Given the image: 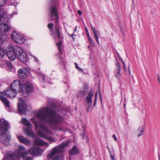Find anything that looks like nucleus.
Returning <instances> with one entry per match:
<instances>
[{
  "mask_svg": "<svg viewBox=\"0 0 160 160\" xmlns=\"http://www.w3.org/2000/svg\"><path fill=\"white\" fill-rule=\"evenodd\" d=\"M59 110L58 107L54 103H52L50 107L41 109L36 114L37 117L40 120H36L35 118H32L31 120L35 125L36 129L38 128L40 130L38 132V136L44 138L52 142H56L53 138L50 136H46L41 131L44 132L52 134V132L46 126L44 121L50 124L51 128L54 130L63 131V128L59 126L60 123L62 122L63 118L58 112Z\"/></svg>",
  "mask_w": 160,
  "mask_h": 160,
  "instance_id": "f257e3e1",
  "label": "nucleus"
},
{
  "mask_svg": "<svg viewBox=\"0 0 160 160\" xmlns=\"http://www.w3.org/2000/svg\"><path fill=\"white\" fill-rule=\"evenodd\" d=\"M6 54L11 61H13L17 57L23 62H25L28 61L27 55L22 48L18 47L14 48L11 47V49L6 52Z\"/></svg>",
  "mask_w": 160,
  "mask_h": 160,
  "instance_id": "f03ea898",
  "label": "nucleus"
},
{
  "mask_svg": "<svg viewBox=\"0 0 160 160\" xmlns=\"http://www.w3.org/2000/svg\"><path fill=\"white\" fill-rule=\"evenodd\" d=\"M0 141L7 146L9 144L11 139L9 133H6L10 128V125L8 121L5 119H0Z\"/></svg>",
  "mask_w": 160,
  "mask_h": 160,
  "instance_id": "7ed1b4c3",
  "label": "nucleus"
},
{
  "mask_svg": "<svg viewBox=\"0 0 160 160\" xmlns=\"http://www.w3.org/2000/svg\"><path fill=\"white\" fill-rule=\"evenodd\" d=\"M28 154V153L26 151L25 147L20 146L16 152L7 153L2 160H20V158L27 155Z\"/></svg>",
  "mask_w": 160,
  "mask_h": 160,
  "instance_id": "20e7f679",
  "label": "nucleus"
},
{
  "mask_svg": "<svg viewBox=\"0 0 160 160\" xmlns=\"http://www.w3.org/2000/svg\"><path fill=\"white\" fill-rule=\"evenodd\" d=\"M0 21L3 22L0 23V33L7 32L9 29V26L5 23L9 21L8 14L0 8Z\"/></svg>",
  "mask_w": 160,
  "mask_h": 160,
  "instance_id": "39448f33",
  "label": "nucleus"
},
{
  "mask_svg": "<svg viewBox=\"0 0 160 160\" xmlns=\"http://www.w3.org/2000/svg\"><path fill=\"white\" fill-rule=\"evenodd\" d=\"M59 4V2L58 0H51V5L50 8L49 10L50 11L52 17H54L56 23L58 22L59 16L57 11V8Z\"/></svg>",
  "mask_w": 160,
  "mask_h": 160,
  "instance_id": "423d86ee",
  "label": "nucleus"
},
{
  "mask_svg": "<svg viewBox=\"0 0 160 160\" xmlns=\"http://www.w3.org/2000/svg\"><path fill=\"white\" fill-rule=\"evenodd\" d=\"M69 144V142H62L58 146L55 147L52 151V152L48 154V158L49 159H51L56 154L63 152V148L68 146Z\"/></svg>",
  "mask_w": 160,
  "mask_h": 160,
  "instance_id": "0eeeda50",
  "label": "nucleus"
},
{
  "mask_svg": "<svg viewBox=\"0 0 160 160\" xmlns=\"http://www.w3.org/2000/svg\"><path fill=\"white\" fill-rule=\"evenodd\" d=\"M11 36L12 39L15 42L18 44H21L24 42L25 39L23 35L15 31L12 32Z\"/></svg>",
  "mask_w": 160,
  "mask_h": 160,
  "instance_id": "6e6552de",
  "label": "nucleus"
},
{
  "mask_svg": "<svg viewBox=\"0 0 160 160\" xmlns=\"http://www.w3.org/2000/svg\"><path fill=\"white\" fill-rule=\"evenodd\" d=\"M27 106L26 102L20 98L18 99V113L20 114L24 113L26 111Z\"/></svg>",
  "mask_w": 160,
  "mask_h": 160,
  "instance_id": "1a4fd4ad",
  "label": "nucleus"
},
{
  "mask_svg": "<svg viewBox=\"0 0 160 160\" xmlns=\"http://www.w3.org/2000/svg\"><path fill=\"white\" fill-rule=\"evenodd\" d=\"M23 84L22 82L18 80H15L13 82L11 83L10 87L16 92L18 91L21 92L23 90L22 86Z\"/></svg>",
  "mask_w": 160,
  "mask_h": 160,
  "instance_id": "9d476101",
  "label": "nucleus"
},
{
  "mask_svg": "<svg viewBox=\"0 0 160 160\" xmlns=\"http://www.w3.org/2000/svg\"><path fill=\"white\" fill-rule=\"evenodd\" d=\"M53 26L54 24L52 23H49L48 26L50 31L52 32L54 34H56L57 35V38L58 39L59 41L60 39H61V37L59 28L58 25H55L54 31H52V29Z\"/></svg>",
  "mask_w": 160,
  "mask_h": 160,
  "instance_id": "9b49d317",
  "label": "nucleus"
},
{
  "mask_svg": "<svg viewBox=\"0 0 160 160\" xmlns=\"http://www.w3.org/2000/svg\"><path fill=\"white\" fill-rule=\"evenodd\" d=\"M23 90L21 92L22 93L26 92L28 93L32 92L33 90V87L32 84L29 82H27L23 84L22 86Z\"/></svg>",
  "mask_w": 160,
  "mask_h": 160,
  "instance_id": "f8f14e48",
  "label": "nucleus"
},
{
  "mask_svg": "<svg viewBox=\"0 0 160 160\" xmlns=\"http://www.w3.org/2000/svg\"><path fill=\"white\" fill-rule=\"evenodd\" d=\"M29 74L28 70L26 68H22L18 70V75L21 79H25L27 78Z\"/></svg>",
  "mask_w": 160,
  "mask_h": 160,
  "instance_id": "ddd939ff",
  "label": "nucleus"
},
{
  "mask_svg": "<svg viewBox=\"0 0 160 160\" xmlns=\"http://www.w3.org/2000/svg\"><path fill=\"white\" fill-rule=\"evenodd\" d=\"M5 95L6 96V98L8 97L10 98H12L16 96L17 92L12 88H9L6 90L4 91Z\"/></svg>",
  "mask_w": 160,
  "mask_h": 160,
  "instance_id": "4468645a",
  "label": "nucleus"
},
{
  "mask_svg": "<svg viewBox=\"0 0 160 160\" xmlns=\"http://www.w3.org/2000/svg\"><path fill=\"white\" fill-rule=\"evenodd\" d=\"M93 96V94L92 91V90H91L88 92V95L86 98V102L88 104L89 106V107L87 109V111L88 112L89 111L90 107L92 105V98Z\"/></svg>",
  "mask_w": 160,
  "mask_h": 160,
  "instance_id": "2eb2a0df",
  "label": "nucleus"
},
{
  "mask_svg": "<svg viewBox=\"0 0 160 160\" xmlns=\"http://www.w3.org/2000/svg\"><path fill=\"white\" fill-rule=\"evenodd\" d=\"M0 99L7 108H9L10 107V103L6 98V96L5 95L4 92H0Z\"/></svg>",
  "mask_w": 160,
  "mask_h": 160,
  "instance_id": "dca6fc26",
  "label": "nucleus"
},
{
  "mask_svg": "<svg viewBox=\"0 0 160 160\" xmlns=\"http://www.w3.org/2000/svg\"><path fill=\"white\" fill-rule=\"evenodd\" d=\"M42 152V150L38 147L32 148L29 150L30 153L36 156L40 155Z\"/></svg>",
  "mask_w": 160,
  "mask_h": 160,
  "instance_id": "f3484780",
  "label": "nucleus"
},
{
  "mask_svg": "<svg viewBox=\"0 0 160 160\" xmlns=\"http://www.w3.org/2000/svg\"><path fill=\"white\" fill-rule=\"evenodd\" d=\"M17 138L21 143H23L28 146L30 145V141L24 138L23 136H18Z\"/></svg>",
  "mask_w": 160,
  "mask_h": 160,
  "instance_id": "a211bd4d",
  "label": "nucleus"
},
{
  "mask_svg": "<svg viewBox=\"0 0 160 160\" xmlns=\"http://www.w3.org/2000/svg\"><path fill=\"white\" fill-rule=\"evenodd\" d=\"M116 65L117 67V72L115 74V76L117 78L119 79L121 77V67L119 63L118 62H116Z\"/></svg>",
  "mask_w": 160,
  "mask_h": 160,
  "instance_id": "6ab92c4d",
  "label": "nucleus"
},
{
  "mask_svg": "<svg viewBox=\"0 0 160 160\" xmlns=\"http://www.w3.org/2000/svg\"><path fill=\"white\" fill-rule=\"evenodd\" d=\"M88 91V89L86 88H84L80 91L78 92V97L80 98H82L87 93Z\"/></svg>",
  "mask_w": 160,
  "mask_h": 160,
  "instance_id": "aec40b11",
  "label": "nucleus"
},
{
  "mask_svg": "<svg viewBox=\"0 0 160 160\" xmlns=\"http://www.w3.org/2000/svg\"><path fill=\"white\" fill-rule=\"evenodd\" d=\"M35 142L37 145L38 146L42 145H47L48 146V143L44 142L43 140L39 138L36 139L35 141Z\"/></svg>",
  "mask_w": 160,
  "mask_h": 160,
  "instance_id": "412c9836",
  "label": "nucleus"
},
{
  "mask_svg": "<svg viewBox=\"0 0 160 160\" xmlns=\"http://www.w3.org/2000/svg\"><path fill=\"white\" fill-rule=\"evenodd\" d=\"M22 121L23 124L27 127H28L30 129L32 128V126L31 123L25 118H22Z\"/></svg>",
  "mask_w": 160,
  "mask_h": 160,
  "instance_id": "4be33fe9",
  "label": "nucleus"
},
{
  "mask_svg": "<svg viewBox=\"0 0 160 160\" xmlns=\"http://www.w3.org/2000/svg\"><path fill=\"white\" fill-rule=\"evenodd\" d=\"M78 152V150L76 146H74L69 151V153L71 155H75Z\"/></svg>",
  "mask_w": 160,
  "mask_h": 160,
  "instance_id": "5701e85b",
  "label": "nucleus"
},
{
  "mask_svg": "<svg viewBox=\"0 0 160 160\" xmlns=\"http://www.w3.org/2000/svg\"><path fill=\"white\" fill-rule=\"evenodd\" d=\"M7 36L2 33H0V45H2L3 42L6 40Z\"/></svg>",
  "mask_w": 160,
  "mask_h": 160,
  "instance_id": "b1692460",
  "label": "nucleus"
},
{
  "mask_svg": "<svg viewBox=\"0 0 160 160\" xmlns=\"http://www.w3.org/2000/svg\"><path fill=\"white\" fill-rule=\"evenodd\" d=\"M144 132V128L143 126H141L138 128V132L139 133L138 135V137H139L140 136L142 135Z\"/></svg>",
  "mask_w": 160,
  "mask_h": 160,
  "instance_id": "393cba45",
  "label": "nucleus"
},
{
  "mask_svg": "<svg viewBox=\"0 0 160 160\" xmlns=\"http://www.w3.org/2000/svg\"><path fill=\"white\" fill-rule=\"evenodd\" d=\"M52 160H64L63 156L61 154L56 156Z\"/></svg>",
  "mask_w": 160,
  "mask_h": 160,
  "instance_id": "a878e982",
  "label": "nucleus"
},
{
  "mask_svg": "<svg viewBox=\"0 0 160 160\" xmlns=\"http://www.w3.org/2000/svg\"><path fill=\"white\" fill-rule=\"evenodd\" d=\"M25 133L28 136L33 137L34 136V134L32 132L28 129H26L25 131Z\"/></svg>",
  "mask_w": 160,
  "mask_h": 160,
  "instance_id": "bb28decb",
  "label": "nucleus"
},
{
  "mask_svg": "<svg viewBox=\"0 0 160 160\" xmlns=\"http://www.w3.org/2000/svg\"><path fill=\"white\" fill-rule=\"evenodd\" d=\"M6 51L5 50L0 47V57L2 58L5 55Z\"/></svg>",
  "mask_w": 160,
  "mask_h": 160,
  "instance_id": "cd10ccee",
  "label": "nucleus"
},
{
  "mask_svg": "<svg viewBox=\"0 0 160 160\" xmlns=\"http://www.w3.org/2000/svg\"><path fill=\"white\" fill-rule=\"evenodd\" d=\"M110 158L111 160H116L115 157L114 151L113 150H112V152H110Z\"/></svg>",
  "mask_w": 160,
  "mask_h": 160,
  "instance_id": "c85d7f7f",
  "label": "nucleus"
},
{
  "mask_svg": "<svg viewBox=\"0 0 160 160\" xmlns=\"http://www.w3.org/2000/svg\"><path fill=\"white\" fill-rule=\"evenodd\" d=\"M94 37L96 39L97 42L99 44V42L98 41V39L99 37L100 36V33H95L94 34Z\"/></svg>",
  "mask_w": 160,
  "mask_h": 160,
  "instance_id": "c756f323",
  "label": "nucleus"
},
{
  "mask_svg": "<svg viewBox=\"0 0 160 160\" xmlns=\"http://www.w3.org/2000/svg\"><path fill=\"white\" fill-rule=\"evenodd\" d=\"M7 0H0V7L4 6L7 2Z\"/></svg>",
  "mask_w": 160,
  "mask_h": 160,
  "instance_id": "7c9ffc66",
  "label": "nucleus"
},
{
  "mask_svg": "<svg viewBox=\"0 0 160 160\" xmlns=\"http://www.w3.org/2000/svg\"><path fill=\"white\" fill-rule=\"evenodd\" d=\"M62 41L61 40L60 41H59V42L56 43V44H57V46L58 47V48L59 50V51L61 53L62 52H61V50L60 48V47L62 45Z\"/></svg>",
  "mask_w": 160,
  "mask_h": 160,
  "instance_id": "2f4dec72",
  "label": "nucleus"
},
{
  "mask_svg": "<svg viewBox=\"0 0 160 160\" xmlns=\"http://www.w3.org/2000/svg\"><path fill=\"white\" fill-rule=\"evenodd\" d=\"M22 158V160H31L32 158L31 157L28 156V154L27 155H25L24 157H21Z\"/></svg>",
  "mask_w": 160,
  "mask_h": 160,
  "instance_id": "473e14b6",
  "label": "nucleus"
},
{
  "mask_svg": "<svg viewBox=\"0 0 160 160\" xmlns=\"http://www.w3.org/2000/svg\"><path fill=\"white\" fill-rule=\"evenodd\" d=\"M37 74L39 75V76H41L42 77L43 80L44 81H45V75L43 74L41 72H37Z\"/></svg>",
  "mask_w": 160,
  "mask_h": 160,
  "instance_id": "72a5a7b5",
  "label": "nucleus"
},
{
  "mask_svg": "<svg viewBox=\"0 0 160 160\" xmlns=\"http://www.w3.org/2000/svg\"><path fill=\"white\" fill-rule=\"evenodd\" d=\"M60 59H61V61L62 62L61 64H63L64 65L63 67H64V69H65V67L64 66L65 65V64L66 63V62H65L64 61V59L63 58H60Z\"/></svg>",
  "mask_w": 160,
  "mask_h": 160,
  "instance_id": "f704fd0d",
  "label": "nucleus"
},
{
  "mask_svg": "<svg viewBox=\"0 0 160 160\" xmlns=\"http://www.w3.org/2000/svg\"><path fill=\"white\" fill-rule=\"evenodd\" d=\"M7 65L8 67L10 68H12L13 66L12 64L9 62H7Z\"/></svg>",
  "mask_w": 160,
  "mask_h": 160,
  "instance_id": "c9c22d12",
  "label": "nucleus"
},
{
  "mask_svg": "<svg viewBox=\"0 0 160 160\" xmlns=\"http://www.w3.org/2000/svg\"><path fill=\"white\" fill-rule=\"evenodd\" d=\"M86 138V142H89V140L88 137L86 136H83V138L84 139L85 138Z\"/></svg>",
  "mask_w": 160,
  "mask_h": 160,
  "instance_id": "e433bc0d",
  "label": "nucleus"
},
{
  "mask_svg": "<svg viewBox=\"0 0 160 160\" xmlns=\"http://www.w3.org/2000/svg\"><path fill=\"white\" fill-rule=\"evenodd\" d=\"M93 31L94 34H95V33H100L99 32L97 31L95 29H93Z\"/></svg>",
  "mask_w": 160,
  "mask_h": 160,
  "instance_id": "4c0bfd02",
  "label": "nucleus"
},
{
  "mask_svg": "<svg viewBox=\"0 0 160 160\" xmlns=\"http://www.w3.org/2000/svg\"><path fill=\"white\" fill-rule=\"evenodd\" d=\"M93 31L94 34H95V33H100L99 32L97 31L95 29H93Z\"/></svg>",
  "mask_w": 160,
  "mask_h": 160,
  "instance_id": "58836bf2",
  "label": "nucleus"
},
{
  "mask_svg": "<svg viewBox=\"0 0 160 160\" xmlns=\"http://www.w3.org/2000/svg\"><path fill=\"white\" fill-rule=\"evenodd\" d=\"M74 36H76L75 35H74V34L73 33L72 34H71L70 36V37L72 38V39H73V41H74V39H75V38H74Z\"/></svg>",
  "mask_w": 160,
  "mask_h": 160,
  "instance_id": "ea45409f",
  "label": "nucleus"
},
{
  "mask_svg": "<svg viewBox=\"0 0 160 160\" xmlns=\"http://www.w3.org/2000/svg\"><path fill=\"white\" fill-rule=\"evenodd\" d=\"M99 94H100V99L101 101V104H102V97L100 92H99Z\"/></svg>",
  "mask_w": 160,
  "mask_h": 160,
  "instance_id": "a19ab883",
  "label": "nucleus"
},
{
  "mask_svg": "<svg viewBox=\"0 0 160 160\" xmlns=\"http://www.w3.org/2000/svg\"><path fill=\"white\" fill-rule=\"evenodd\" d=\"M33 58H34V61L36 62H39V61L38 60V59L37 58H36V57H35L34 56H33Z\"/></svg>",
  "mask_w": 160,
  "mask_h": 160,
  "instance_id": "79ce46f5",
  "label": "nucleus"
},
{
  "mask_svg": "<svg viewBox=\"0 0 160 160\" xmlns=\"http://www.w3.org/2000/svg\"><path fill=\"white\" fill-rule=\"evenodd\" d=\"M112 137L113 138H114V140L117 141V139L115 135H113Z\"/></svg>",
  "mask_w": 160,
  "mask_h": 160,
  "instance_id": "37998d69",
  "label": "nucleus"
},
{
  "mask_svg": "<svg viewBox=\"0 0 160 160\" xmlns=\"http://www.w3.org/2000/svg\"><path fill=\"white\" fill-rule=\"evenodd\" d=\"M88 39L90 44L93 42V40L91 38H90Z\"/></svg>",
  "mask_w": 160,
  "mask_h": 160,
  "instance_id": "c03bdc74",
  "label": "nucleus"
},
{
  "mask_svg": "<svg viewBox=\"0 0 160 160\" xmlns=\"http://www.w3.org/2000/svg\"><path fill=\"white\" fill-rule=\"evenodd\" d=\"M78 14L79 15H82V12L81 11H80V10H78Z\"/></svg>",
  "mask_w": 160,
  "mask_h": 160,
  "instance_id": "a18cd8bd",
  "label": "nucleus"
},
{
  "mask_svg": "<svg viewBox=\"0 0 160 160\" xmlns=\"http://www.w3.org/2000/svg\"><path fill=\"white\" fill-rule=\"evenodd\" d=\"M74 64L75 65L76 68L78 69V68H79V67L78 66V64L76 62H75Z\"/></svg>",
  "mask_w": 160,
  "mask_h": 160,
  "instance_id": "49530a36",
  "label": "nucleus"
},
{
  "mask_svg": "<svg viewBox=\"0 0 160 160\" xmlns=\"http://www.w3.org/2000/svg\"><path fill=\"white\" fill-rule=\"evenodd\" d=\"M77 27H78V26H76L75 27V28H74V32H73V33H74V34L75 32L77 31Z\"/></svg>",
  "mask_w": 160,
  "mask_h": 160,
  "instance_id": "de8ad7c7",
  "label": "nucleus"
},
{
  "mask_svg": "<svg viewBox=\"0 0 160 160\" xmlns=\"http://www.w3.org/2000/svg\"><path fill=\"white\" fill-rule=\"evenodd\" d=\"M93 47H95V43L93 42L91 43L90 44Z\"/></svg>",
  "mask_w": 160,
  "mask_h": 160,
  "instance_id": "09e8293b",
  "label": "nucleus"
},
{
  "mask_svg": "<svg viewBox=\"0 0 160 160\" xmlns=\"http://www.w3.org/2000/svg\"><path fill=\"white\" fill-rule=\"evenodd\" d=\"M86 34L87 35V37H88V39H89V38H91V37H90V36L89 35V32H88V33H86Z\"/></svg>",
  "mask_w": 160,
  "mask_h": 160,
  "instance_id": "8fccbe9b",
  "label": "nucleus"
},
{
  "mask_svg": "<svg viewBox=\"0 0 160 160\" xmlns=\"http://www.w3.org/2000/svg\"><path fill=\"white\" fill-rule=\"evenodd\" d=\"M96 99H95L94 102V104H93V106H95L96 105V103H97V100H96Z\"/></svg>",
  "mask_w": 160,
  "mask_h": 160,
  "instance_id": "3c124183",
  "label": "nucleus"
},
{
  "mask_svg": "<svg viewBox=\"0 0 160 160\" xmlns=\"http://www.w3.org/2000/svg\"><path fill=\"white\" fill-rule=\"evenodd\" d=\"M77 69L79 71H80L82 72L83 71V69L80 68L79 67Z\"/></svg>",
  "mask_w": 160,
  "mask_h": 160,
  "instance_id": "603ef678",
  "label": "nucleus"
},
{
  "mask_svg": "<svg viewBox=\"0 0 160 160\" xmlns=\"http://www.w3.org/2000/svg\"><path fill=\"white\" fill-rule=\"evenodd\" d=\"M77 69L79 71H80L82 72L83 71V69L80 68L79 67Z\"/></svg>",
  "mask_w": 160,
  "mask_h": 160,
  "instance_id": "864d4df0",
  "label": "nucleus"
},
{
  "mask_svg": "<svg viewBox=\"0 0 160 160\" xmlns=\"http://www.w3.org/2000/svg\"><path fill=\"white\" fill-rule=\"evenodd\" d=\"M123 70H124V71H126V68L125 67V65H123Z\"/></svg>",
  "mask_w": 160,
  "mask_h": 160,
  "instance_id": "5fc2aeb1",
  "label": "nucleus"
},
{
  "mask_svg": "<svg viewBox=\"0 0 160 160\" xmlns=\"http://www.w3.org/2000/svg\"><path fill=\"white\" fill-rule=\"evenodd\" d=\"M85 32H86V33H87L88 32V29H87V27H85Z\"/></svg>",
  "mask_w": 160,
  "mask_h": 160,
  "instance_id": "6e6d98bb",
  "label": "nucleus"
},
{
  "mask_svg": "<svg viewBox=\"0 0 160 160\" xmlns=\"http://www.w3.org/2000/svg\"><path fill=\"white\" fill-rule=\"evenodd\" d=\"M97 96H98V92H96L95 94V99H97Z\"/></svg>",
  "mask_w": 160,
  "mask_h": 160,
  "instance_id": "4d7b16f0",
  "label": "nucleus"
},
{
  "mask_svg": "<svg viewBox=\"0 0 160 160\" xmlns=\"http://www.w3.org/2000/svg\"><path fill=\"white\" fill-rule=\"evenodd\" d=\"M107 149H108V152H109V153H110V152H112V151H110V148H109L108 146L107 147Z\"/></svg>",
  "mask_w": 160,
  "mask_h": 160,
  "instance_id": "13d9d810",
  "label": "nucleus"
},
{
  "mask_svg": "<svg viewBox=\"0 0 160 160\" xmlns=\"http://www.w3.org/2000/svg\"><path fill=\"white\" fill-rule=\"evenodd\" d=\"M158 79L159 82L160 83V79L159 77H158Z\"/></svg>",
  "mask_w": 160,
  "mask_h": 160,
  "instance_id": "bf43d9fd",
  "label": "nucleus"
},
{
  "mask_svg": "<svg viewBox=\"0 0 160 160\" xmlns=\"http://www.w3.org/2000/svg\"><path fill=\"white\" fill-rule=\"evenodd\" d=\"M12 15H13L14 14H17V13L15 12H14L12 13Z\"/></svg>",
  "mask_w": 160,
  "mask_h": 160,
  "instance_id": "052dcab7",
  "label": "nucleus"
},
{
  "mask_svg": "<svg viewBox=\"0 0 160 160\" xmlns=\"http://www.w3.org/2000/svg\"><path fill=\"white\" fill-rule=\"evenodd\" d=\"M91 28L92 30H93V29H95V28H93V26H92V25H91Z\"/></svg>",
  "mask_w": 160,
  "mask_h": 160,
  "instance_id": "680f3d73",
  "label": "nucleus"
},
{
  "mask_svg": "<svg viewBox=\"0 0 160 160\" xmlns=\"http://www.w3.org/2000/svg\"><path fill=\"white\" fill-rule=\"evenodd\" d=\"M119 58L120 61L122 60L121 57H119Z\"/></svg>",
  "mask_w": 160,
  "mask_h": 160,
  "instance_id": "e2e57ef3",
  "label": "nucleus"
},
{
  "mask_svg": "<svg viewBox=\"0 0 160 160\" xmlns=\"http://www.w3.org/2000/svg\"><path fill=\"white\" fill-rule=\"evenodd\" d=\"M158 158H160V155L159 153H158Z\"/></svg>",
  "mask_w": 160,
  "mask_h": 160,
  "instance_id": "0e129e2a",
  "label": "nucleus"
},
{
  "mask_svg": "<svg viewBox=\"0 0 160 160\" xmlns=\"http://www.w3.org/2000/svg\"><path fill=\"white\" fill-rule=\"evenodd\" d=\"M128 69H129V73H130V69L129 68V67H128Z\"/></svg>",
  "mask_w": 160,
  "mask_h": 160,
  "instance_id": "69168bd1",
  "label": "nucleus"
},
{
  "mask_svg": "<svg viewBox=\"0 0 160 160\" xmlns=\"http://www.w3.org/2000/svg\"><path fill=\"white\" fill-rule=\"evenodd\" d=\"M122 64L123 65H125V63H124V62H122Z\"/></svg>",
  "mask_w": 160,
  "mask_h": 160,
  "instance_id": "338daca9",
  "label": "nucleus"
},
{
  "mask_svg": "<svg viewBox=\"0 0 160 160\" xmlns=\"http://www.w3.org/2000/svg\"><path fill=\"white\" fill-rule=\"evenodd\" d=\"M121 62H122H122H124L122 60H121Z\"/></svg>",
  "mask_w": 160,
  "mask_h": 160,
  "instance_id": "774afa93",
  "label": "nucleus"
}]
</instances>
